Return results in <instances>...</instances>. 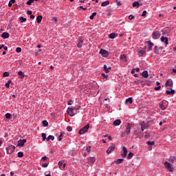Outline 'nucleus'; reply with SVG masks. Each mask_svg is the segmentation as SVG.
<instances>
[{
    "label": "nucleus",
    "instance_id": "nucleus-1",
    "mask_svg": "<svg viewBox=\"0 0 176 176\" xmlns=\"http://www.w3.org/2000/svg\"><path fill=\"white\" fill-rule=\"evenodd\" d=\"M77 111L78 109H76V107H68L67 112L70 116H75Z\"/></svg>",
    "mask_w": 176,
    "mask_h": 176
},
{
    "label": "nucleus",
    "instance_id": "nucleus-2",
    "mask_svg": "<svg viewBox=\"0 0 176 176\" xmlns=\"http://www.w3.org/2000/svg\"><path fill=\"white\" fill-rule=\"evenodd\" d=\"M16 146L10 145L8 147H6L7 153H8V155H12V153L14 152Z\"/></svg>",
    "mask_w": 176,
    "mask_h": 176
},
{
    "label": "nucleus",
    "instance_id": "nucleus-3",
    "mask_svg": "<svg viewBox=\"0 0 176 176\" xmlns=\"http://www.w3.org/2000/svg\"><path fill=\"white\" fill-rule=\"evenodd\" d=\"M90 128V125L87 124L83 128L79 130V134L82 135V134H85V133H87V131Z\"/></svg>",
    "mask_w": 176,
    "mask_h": 176
},
{
    "label": "nucleus",
    "instance_id": "nucleus-4",
    "mask_svg": "<svg viewBox=\"0 0 176 176\" xmlns=\"http://www.w3.org/2000/svg\"><path fill=\"white\" fill-rule=\"evenodd\" d=\"M164 166L166 168H167V170H168V171H170V173L174 171V168H173V166L168 162H164Z\"/></svg>",
    "mask_w": 176,
    "mask_h": 176
},
{
    "label": "nucleus",
    "instance_id": "nucleus-5",
    "mask_svg": "<svg viewBox=\"0 0 176 176\" xmlns=\"http://www.w3.org/2000/svg\"><path fill=\"white\" fill-rule=\"evenodd\" d=\"M160 35H162L160 32H159V31L153 32V39H158V38H160Z\"/></svg>",
    "mask_w": 176,
    "mask_h": 176
},
{
    "label": "nucleus",
    "instance_id": "nucleus-6",
    "mask_svg": "<svg viewBox=\"0 0 176 176\" xmlns=\"http://www.w3.org/2000/svg\"><path fill=\"white\" fill-rule=\"evenodd\" d=\"M131 131V125H130V123H128V124L126 126V129L124 130V133H126V135H129Z\"/></svg>",
    "mask_w": 176,
    "mask_h": 176
},
{
    "label": "nucleus",
    "instance_id": "nucleus-7",
    "mask_svg": "<svg viewBox=\"0 0 176 176\" xmlns=\"http://www.w3.org/2000/svg\"><path fill=\"white\" fill-rule=\"evenodd\" d=\"M122 152L123 153L121 154L122 157H126L127 156V153H129V152L127 151V148H126V146H123Z\"/></svg>",
    "mask_w": 176,
    "mask_h": 176
},
{
    "label": "nucleus",
    "instance_id": "nucleus-8",
    "mask_svg": "<svg viewBox=\"0 0 176 176\" xmlns=\"http://www.w3.org/2000/svg\"><path fill=\"white\" fill-rule=\"evenodd\" d=\"M100 54H102V57H108L109 56L108 52L103 49L100 50Z\"/></svg>",
    "mask_w": 176,
    "mask_h": 176
},
{
    "label": "nucleus",
    "instance_id": "nucleus-9",
    "mask_svg": "<svg viewBox=\"0 0 176 176\" xmlns=\"http://www.w3.org/2000/svg\"><path fill=\"white\" fill-rule=\"evenodd\" d=\"M27 142V140L26 139H23V140H19L18 141V144L17 146H24V144Z\"/></svg>",
    "mask_w": 176,
    "mask_h": 176
},
{
    "label": "nucleus",
    "instance_id": "nucleus-10",
    "mask_svg": "<svg viewBox=\"0 0 176 176\" xmlns=\"http://www.w3.org/2000/svg\"><path fill=\"white\" fill-rule=\"evenodd\" d=\"M115 144H112L111 146H110L108 149L107 150V153H111V152H113V151H115Z\"/></svg>",
    "mask_w": 176,
    "mask_h": 176
},
{
    "label": "nucleus",
    "instance_id": "nucleus-11",
    "mask_svg": "<svg viewBox=\"0 0 176 176\" xmlns=\"http://www.w3.org/2000/svg\"><path fill=\"white\" fill-rule=\"evenodd\" d=\"M165 86L166 87H173V80H167L166 83H165Z\"/></svg>",
    "mask_w": 176,
    "mask_h": 176
},
{
    "label": "nucleus",
    "instance_id": "nucleus-12",
    "mask_svg": "<svg viewBox=\"0 0 176 176\" xmlns=\"http://www.w3.org/2000/svg\"><path fill=\"white\" fill-rule=\"evenodd\" d=\"M9 36H10V34H9V33L6 32H4L1 34V38H3V39H8V38H9Z\"/></svg>",
    "mask_w": 176,
    "mask_h": 176
},
{
    "label": "nucleus",
    "instance_id": "nucleus-13",
    "mask_svg": "<svg viewBox=\"0 0 176 176\" xmlns=\"http://www.w3.org/2000/svg\"><path fill=\"white\" fill-rule=\"evenodd\" d=\"M148 129V125L145 124V122H143L141 124V130L142 131H144V130H146Z\"/></svg>",
    "mask_w": 176,
    "mask_h": 176
},
{
    "label": "nucleus",
    "instance_id": "nucleus-14",
    "mask_svg": "<svg viewBox=\"0 0 176 176\" xmlns=\"http://www.w3.org/2000/svg\"><path fill=\"white\" fill-rule=\"evenodd\" d=\"M120 60L121 61H124L125 63H127V56H126V54L120 55Z\"/></svg>",
    "mask_w": 176,
    "mask_h": 176
},
{
    "label": "nucleus",
    "instance_id": "nucleus-15",
    "mask_svg": "<svg viewBox=\"0 0 176 176\" xmlns=\"http://www.w3.org/2000/svg\"><path fill=\"white\" fill-rule=\"evenodd\" d=\"M161 42H164L166 45H168V38L162 36L161 38Z\"/></svg>",
    "mask_w": 176,
    "mask_h": 176
},
{
    "label": "nucleus",
    "instance_id": "nucleus-16",
    "mask_svg": "<svg viewBox=\"0 0 176 176\" xmlns=\"http://www.w3.org/2000/svg\"><path fill=\"white\" fill-rule=\"evenodd\" d=\"M138 56L140 57H142V56H144V54H146V52L144 50H141L138 51Z\"/></svg>",
    "mask_w": 176,
    "mask_h": 176
},
{
    "label": "nucleus",
    "instance_id": "nucleus-17",
    "mask_svg": "<svg viewBox=\"0 0 176 176\" xmlns=\"http://www.w3.org/2000/svg\"><path fill=\"white\" fill-rule=\"evenodd\" d=\"M118 36V34L116 33H111L109 35V39H115V38Z\"/></svg>",
    "mask_w": 176,
    "mask_h": 176
},
{
    "label": "nucleus",
    "instance_id": "nucleus-18",
    "mask_svg": "<svg viewBox=\"0 0 176 176\" xmlns=\"http://www.w3.org/2000/svg\"><path fill=\"white\" fill-rule=\"evenodd\" d=\"M122 123V121L120 120H116L113 122V126H119Z\"/></svg>",
    "mask_w": 176,
    "mask_h": 176
},
{
    "label": "nucleus",
    "instance_id": "nucleus-19",
    "mask_svg": "<svg viewBox=\"0 0 176 176\" xmlns=\"http://www.w3.org/2000/svg\"><path fill=\"white\" fill-rule=\"evenodd\" d=\"M42 19H43V16L41 15H38L36 17V21H37L38 24H41V23H42Z\"/></svg>",
    "mask_w": 176,
    "mask_h": 176
},
{
    "label": "nucleus",
    "instance_id": "nucleus-20",
    "mask_svg": "<svg viewBox=\"0 0 176 176\" xmlns=\"http://www.w3.org/2000/svg\"><path fill=\"white\" fill-rule=\"evenodd\" d=\"M88 162H89V163H91V164H94V163L96 162V157H90L88 159Z\"/></svg>",
    "mask_w": 176,
    "mask_h": 176
},
{
    "label": "nucleus",
    "instance_id": "nucleus-21",
    "mask_svg": "<svg viewBox=\"0 0 176 176\" xmlns=\"http://www.w3.org/2000/svg\"><path fill=\"white\" fill-rule=\"evenodd\" d=\"M166 94H168V96H170V94L174 95L175 94V91L174 89H171L170 91L167 90Z\"/></svg>",
    "mask_w": 176,
    "mask_h": 176
},
{
    "label": "nucleus",
    "instance_id": "nucleus-22",
    "mask_svg": "<svg viewBox=\"0 0 176 176\" xmlns=\"http://www.w3.org/2000/svg\"><path fill=\"white\" fill-rule=\"evenodd\" d=\"M125 104H133V98H129L125 100Z\"/></svg>",
    "mask_w": 176,
    "mask_h": 176
},
{
    "label": "nucleus",
    "instance_id": "nucleus-23",
    "mask_svg": "<svg viewBox=\"0 0 176 176\" xmlns=\"http://www.w3.org/2000/svg\"><path fill=\"white\" fill-rule=\"evenodd\" d=\"M142 75L143 78H148V76H149V75L148 74V71L146 70L143 71Z\"/></svg>",
    "mask_w": 176,
    "mask_h": 176
},
{
    "label": "nucleus",
    "instance_id": "nucleus-24",
    "mask_svg": "<svg viewBox=\"0 0 176 176\" xmlns=\"http://www.w3.org/2000/svg\"><path fill=\"white\" fill-rule=\"evenodd\" d=\"M123 159H118L117 160L114 161V163L116 164H120L121 163H123Z\"/></svg>",
    "mask_w": 176,
    "mask_h": 176
},
{
    "label": "nucleus",
    "instance_id": "nucleus-25",
    "mask_svg": "<svg viewBox=\"0 0 176 176\" xmlns=\"http://www.w3.org/2000/svg\"><path fill=\"white\" fill-rule=\"evenodd\" d=\"M132 6L133 8H135V7L139 8L140 7V2H138V1L133 2V4H132Z\"/></svg>",
    "mask_w": 176,
    "mask_h": 176
},
{
    "label": "nucleus",
    "instance_id": "nucleus-26",
    "mask_svg": "<svg viewBox=\"0 0 176 176\" xmlns=\"http://www.w3.org/2000/svg\"><path fill=\"white\" fill-rule=\"evenodd\" d=\"M176 160L175 156H170L169 158V162H171L172 163H174Z\"/></svg>",
    "mask_w": 176,
    "mask_h": 176
},
{
    "label": "nucleus",
    "instance_id": "nucleus-27",
    "mask_svg": "<svg viewBox=\"0 0 176 176\" xmlns=\"http://www.w3.org/2000/svg\"><path fill=\"white\" fill-rule=\"evenodd\" d=\"M78 47H79V49H80V47H82V46H83V40H80L78 45H77Z\"/></svg>",
    "mask_w": 176,
    "mask_h": 176
},
{
    "label": "nucleus",
    "instance_id": "nucleus-28",
    "mask_svg": "<svg viewBox=\"0 0 176 176\" xmlns=\"http://www.w3.org/2000/svg\"><path fill=\"white\" fill-rule=\"evenodd\" d=\"M133 156H134V154L133 153H129L127 155V159L130 160L131 159H133Z\"/></svg>",
    "mask_w": 176,
    "mask_h": 176
},
{
    "label": "nucleus",
    "instance_id": "nucleus-29",
    "mask_svg": "<svg viewBox=\"0 0 176 176\" xmlns=\"http://www.w3.org/2000/svg\"><path fill=\"white\" fill-rule=\"evenodd\" d=\"M50 140H52V141H54V136L50 135L47 138V141H50Z\"/></svg>",
    "mask_w": 176,
    "mask_h": 176
},
{
    "label": "nucleus",
    "instance_id": "nucleus-30",
    "mask_svg": "<svg viewBox=\"0 0 176 176\" xmlns=\"http://www.w3.org/2000/svg\"><path fill=\"white\" fill-rule=\"evenodd\" d=\"M12 3H16V0H10L8 3L9 8H12Z\"/></svg>",
    "mask_w": 176,
    "mask_h": 176
},
{
    "label": "nucleus",
    "instance_id": "nucleus-31",
    "mask_svg": "<svg viewBox=\"0 0 176 176\" xmlns=\"http://www.w3.org/2000/svg\"><path fill=\"white\" fill-rule=\"evenodd\" d=\"M10 83H12V80H9L7 83H6L5 86L7 87V89H9L10 87Z\"/></svg>",
    "mask_w": 176,
    "mask_h": 176
},
{
    "label": "nucleus",
    "instance_id": "nucleus-32",
    "mask_svg": "<svg viewBox=\"0 0 176 176\" xmlns=\"http://www.w3.org/2000/svg\"><path fill=\"white\" fill-rule=\"evenodd\" d=\"M18 75H19V76H21V78L22 79L24 78V73H23V72L19 71V72H18Z\"/></svg>",
    "mask_w": 176,
    "mask_h": 176
},
{
    "label": "nucleus",
    "instance_id": "nucleus-33",
    "mask_svg": "<svg viewBox=\"0 0 176 176\" xmlns=\"http://www.w3.org/2000/svg\"><path fill=\"white\" fill-rule=\"evenodd\" d=\"M107 5H109V1L102 2L101 6H107Z\"/></svg>",
    "mask_w": 176,
    "mask_h": 176
},
{
    "label": "nucleus",
    "instance_id": "nucleus-34",
    "mask_svg": "<svg viewBox=\"0 0 176 176\" xmlns=\"http://www.w3.org/2000/svg\"><path fill=\"white\" fill-rule=\"evenodd\" d=\"M160 109L162 110V111H164L165 109H166L167 107H166L164 104H161L160 105Z\"/></svg>",
    "mask_w": 176,
    "mask_h": 176
},
{
    "label": "nucleus",
    "instance_id": "nucleus-35",
    "mask_svg": "<svg viewBox=\"0 0 176 176\" xmlns=\"http://www.w3.org/2000/svg\"><path fill=\"white\" fill-rule=\"evenodd\" d=\"M103 68H104V71H105L106 74H108L109 72V70L108 69V67L107 66V65H104Z\"/></svg>",
    "mask_w": 176,
    "mask_h": 176
},
{
    "label": "nucleus",
    "instance_id": "nucleus-36",
    "mask_svg": "<svg viewBox=\"0 0 176 176\" xmlns=\"http://www.w3.org/2000/svg\"><path fill=\"white\" fill-rule=\"evenodd\" d=\"M43 124L44 127H47V126H49V122H47V120H43Z\"/></svg>",
    "mask_w": 176,
    "mask_h": 176
},
{
    "label": "nucleus",
    "instance_id": "nucleus-37",
    "mask_svg": "<svg viewBox=\"0 0 176 176\" xmlns=\"http://www.w3.org/2000/svg\"><path fill=\"white\" fill-rule=\"evenodd\" d=\"M97 15V12H93L92 14L89 16L90 20H93L94 16Z\"/></svg>",
    "mask_w": 176,
    "mask_h": 176
},
{
    "label": "nucleus",
    "instance_id": "nucleus-38",
    "mask_svg": "<svg viewBox=\"0 0 176 176\" xmlns=\"http://www.w3.org/2000/svg\"><path fill=\"white\" fill-rule=\"evenodd\" d=\"M19 21H21V23H24L25 21H27V19L26 18H24L23 16H21L20 19H19Z\"/></svg>",
    "mask_w": 176,
    "mask_h": 176
},
{
    "label": "nucleus",
    "instance_id": "nucleus-39",
    "mask_svg": "<svg viewBox=\"0 0 176 176\" xmlns=\"http://www.w3.org/2000/svg\"><path fill=\"white\" fill-rule=\"evenodd\" d=\"M12 118V114L9 113H7L6 114V119H10Z\"/></svg>",
    "mask_w": 176,
    "mask_h": 176
},
{
    "label": "nucleus",
    "instance_id": "nucleus-40",
    "mask_svg": "<svg viewBox=\"0 0 176 176\" xmlns=\"http://www.w3.org/2000/svg\"><path fill=\"white\" fill-rule=\"evenodd\" d=\"M10 75V73H9L8 72H5L3 74V76L4 77H8Z\"/></svg>",
    "mask_w": 176,
    "mask_h": 176
},
{
    "label": "nucleus",
    "instance_id": "nucleus-41",
    "mask_svg": "<svg viewBox=\"0 0 176 176\" xmlns=\"http://www.w3.org/2000/svg\"><path fill=\"white\" fill-rule=\"evenodd\" d=\"M24 156V153L23 152L18 153V157H23Z\"/></svg>",
    "mask_w": 176,
    "mask_h": 176
},
{
    "label": "nucleus",
    "instance_id": "nucleus-42",
    "mask_svg": "<svg viewBox=\"0 0 176 176\" xmlns=\"http://www.w3.org/2000/svg\"><path fill=\"white\" fill-rule=\"evenodd\" d=\"M147 44L148 45V46H151V47H153V46H154L153 43H152V41H148L147 42Z\"/></svg>",
    "mask_w": 176,
    "mask_h": 176
},
{
    "label": "nucleus",
    "instance_id": "nucleus-43",
    "mask_svg": "<svg viewBox=\"0 0 176 176\" xmlns=\"http://www.w3.org/2000/svg\"><path fill=\"white\" fill-rule=\"evenodd\" d=\"M41 160H43V162H46V160H49V157L44 156L41 158Z\"/></svg>",
    "mask_w": 176,
    "mask_h": 176
},
{
    "label": "nucleus",
    "instance_id": "nucleus-44",
    "mask_svg": "<svg viewBox=\"0 0 176 176\" xmlns=\"http://www.w3.org/2000/svg\"><path fill=\"white\" fill-rule=\"evenodd\" d=\"M146 144H147V145H149V146H151V145H155V142H151V141H148V142H146Z\"/></svg>",
    "mask_w": 176,
    "mask_h": 176
},
{
    "label": "nucleus",
    "instance_id": "nucleus-45",
    "mask_svg": "<svg viewBox=\"0 0 176 176\" xmlns=\"http://www.w3.org/2000/svg\"><path fill=\"white\" fill-rule=\"evenodd\" d=\"M63 163H64L63 161H59V162H58V166H59V168H61V167H63Z\"/></svg>",
    "mask_w": 176,
    "mask_h": 176
},
{
    "label": "nucleus",
    "instance_id": "nucleus-46",
    "mask_svg": "<svg viewBox=\"0 0 176 176\" xmlns=\"http://www.w3.org/2000/svg\"><path fill=\"white\" fill-rule=\"evenodd\" d=\"M35 0H29L28 2H27V5H31L32 3H34V1Z\"/></svg>",
    "mask_w": 176,
    "mask_h": 176
},
{
    "label": "nucleus",
    "instance_id": "nucleus-47",
    "mask_svg": "<svg viewBox=\"0 0 176 176\" xmlns=\"http://www.w3.org/2000/svg\"><path fill=\"white\" fill-rule=\"evenodd\" d=\"M160 89H162V87L160 85H159L158 87H155L154 88V90H155L156 91H159Z\"/></svg>",
    "mask_w": 176,
    "mask_h": 176
},
{
    "label": "nucleus",
    "instance_id": "nucleus-48",
    "mask_svg": "<svg viewBox=\"0 0 176 176\" xmlns=\"http://www.w3.org/2000/svg\"><path fill=\"white\" fill-rule=\"evenodd\" d=\"M49 166V162L43 163V167L46 168Z\"/></svg>",
    "mask_w": 176,
    "mask_h": 176
},
{
    "label": "nucleus",
    "instance_id": "nucleus-49",
    "mask_svg": "<svg viewBox=\"0 0 176 176\" xmlns=\"http://www.w3.org/2000/svg\"><path fill=\"white\" fill-rule=\"evenodd\" d=\"M41 136L43 138V141H45V140H47L46 139V133H42Z\"/></svg>",
    "mask_w": 176,
    "mask_h": 176
},
{
    "label": "nucleus",
    "instance_id": "nucleus-50",
    "mask_svg": "<svg viewBox=\"0 0 176 176\" xmlns=\"http://www.w3.org/2000/svg\"><path fill=\"white\" fill-rule=\"evenodd\" d=\"M102 78H104V79H108V75H106L105 74L102 73Z\"/></svg>",
    "mask_w": 176,
    "mask_h": 176
},
{
    "label": "nucleus",
    "instance_id": "nucleus-51",
    "mask_svg": "<svg viewBox=\"0 0 176 176\" xmlns=\"http://www.w3.org/2000/svg\"><path fill=\"white\" fill-rule=\"evenodd\" d=\"M16 53H21V48L16 47Z\"/></svg>",
    "mask_w": 176,
    "mask_h": 176
},
{
    "label": "nucleus",
    "instance_id": "nucleus-52",
    "mask_svg": "<svg viewBox=\"0 0 176 176\" xmlns=\"http://www.w3.org/2000/svg\"><path fill=\"white\" fill-rule=\"evenodd\" d=\"M146 16V10H144L142 14V17H145Z\"/></svg>",
    "mask_w": 176,
    "mask_h": 176
},
{
    "label": "nucleus",
    "instance_id": "nucleus-53",
    "mask_svg": "<svg viewBox=\"0 0 176 176\" xmlns=\"http://www.w3.org/2000/svg\"><path fill=\"white\" fill-rule=\"evenodd\" d=\"M62 137H63V133H60V135L58 136V141H62V140H63V139L61 138Z\"/></svg>",
    "mask_w": 176,
    "mask_h": 176
},
{
    "label": "nucleus",
    "instance_id": "nucleus-54",
    "mask_svg": "<svg viewBox=\"0 0 176 176\" xmlns=\"http://www.w3.org/2000/svg\"><path fill=\"white\" fill-rule=\"evenodd\" d=\"M135 16L134 15H129V20H133V19H135Z\"/></svg>",
    "mask_w": 176,
    "mask_h": 176
},
{
    "label": "nucleus",
    "instance_id": "nucleus-55",
    "mask_svg": "<svg viewBox=\"0 0 176 176\" xmlns=\"http://www.w3.org/2000/svg\"><path fill=\"white\" fill-rule=\"evenodd\" d=\"M67 131H72V126H67Z\"/></svg>",
    "mask_w": 176,
    "mask_h": 176
},
{
    "label": "nucleus",
    "instance_id": "nucleus-56",
    "mask_svg": "<svg viewBox=\"0 0 176 176\" xmlns=\"http://www.w3.org/2000/svg\"><path fill=\"white\" fill-rule=\"evenodd\" d=\"M52 21H54V23H57V21H58L57 18L53 17V18H52Z\"/></svg>",
    "mask_w": 176,
    "mask_h": 176
},
{
    "label": "nucleus",
    "instance_id": "nucleus-57",
    "mask_svg": "<svg viewBox=\"0 0 176 176\" xmlns=\"http://www.w3.org/2000/svg\"><path fill=\"white\" fill-rule=\"evenodd\" d=\"M144 137H145V138H149V137H150L149 133H148V132H146Z\"/></svg>",
    "mask_w": 176,
    "mask_h": 176
},
{
    "label": "nucleus",
    "instance_id": "nucleus-58",
    "mask_svg": "<svg viewBox=\"0 0 176 176\" xmlns=\"http://www.w3.org/2000/svg\"><path fill=\"white\" fill-rule=\"evenodd\" d=\"M27 14H29V15H32V11H31V10H28L27 11Z\"/></svg>",
    "mask_w": 176,
    "mask_h": 176
},
{
    "label": "nucleus",
    "instance_id": "nucleus-59",
    "mask_svg": "<svg viewBox=\"0 0 176 176\" xmlns=\"http://www.w3.org/2000/svg\"><path fill=\"white\" fill-rule=\"evenodd\" d=\"M87 152H90L91 151V146L87 147Z\"/></svg>",
    "mask_w": 176,
    "mask_h": 176
},
{
    "label": "nucleus",
    "instance_id": "nucleus-60",
    "mask_svg": "<svg viewBox=\"0 0 176 176\" xmlns=\"http://www.w3.org/2000/svg\"><path fill=\"white\" fill-rule=\"evenodd\" d=\"M135 71L136 72H140V67H137L136 69H135Z\"/></svg>",
    "mask_w": 176,
    "mask_h": 176
},
{
    "label": "nucleus",
    "instance_id": "nucleus-61",
    "mask_svg": "<svg viewBox=\"0 0 176 176\" xmlns=\"http://www.w3.org/2000/svg\"><path fill=\"white\" fill-rule=\"evenodd\" d=\"M68 105H72V100H69L67 103Z\"/></svg>",
    "mask_w": 176,
    "mask_h": 176
},
{
    "label": "nucleus",
    "instance_id": "nucleus-62",
    "mask_svg": "<svg viewBox=\"0 0 176 176\" xmlns=\"http://www.w3.org/2000/svg\"><path fill=\"white\" fill-rule=\"evenodd\" d=\"M117 6H122V3L120 1L117 2Z\"/></svg>",
    "mask_w": 176,
    "mask_h": 176
},
{
    "label": "nucleus",
    "instance_id": "nucleus-63",
    "mask_svg": "<svg viewBox=\"0 0 176 176\" xmlns=\"http://www.w3.org/2000/svg\"><path fill=\"white\" fill-rule=\"evenodd\" d=\"M131 74H135V69H132Z\"/></svg>",
    "mask_w": 176,
    "mask_h": 176
},
{
    "label": "nucleus",
    "instance_id": "nucleus-64",
    "mask_svg": "<svg viewBox=\"0 0 176 176\" xmlns=\"http://www.w3.org/2000/svg\"><path fill=\"white\" fill-rule=\"evenodd\" d=\"M148 51L151 52V50H152V47L151 46H148Z\"/></svg>",
    "mask_w": 176,
    "mask_h": 176
}]
</instances>
